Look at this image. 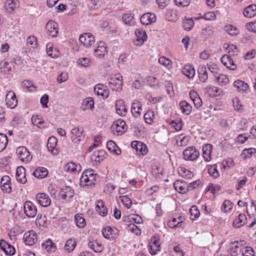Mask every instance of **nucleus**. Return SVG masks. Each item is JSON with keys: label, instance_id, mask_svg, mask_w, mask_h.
Listing matches in <instances>:
<instances>
[{"label": "nucleus", "instance_id": "1", "mask_svg": "<svg viewBox=\"0 0 256 256\" xmlns=\"http://www.w3.org/2000/svg\"><path fill=\"white\" fill-rule=\"evenodd\" d=\"M97 174L94 172L92 170H85L82 174L80 178V184L81 186H91L95 184Z\"/></svg>", "mask_w": 256, "mask_h": 256}, {"label": "nucleus", "instance_id": "2", "mask_svg": "<svg viewBox=\"0 0 256 256\" xmlns=\"http://www.w3.org/2000/svg\"><path fill=\"white\" fill-rule=\"evenodd\" d=\"M109 86L113 90L120 91L122 86V76L120 74L112 76L108 80Z\"/></svg>", "mask_w": 256, "mask_h": 256}, {"label": "nucleus", "instance_id": "3", "mask_svg": "<svg viewBox=\"0 0 256 256\" xmlns=\"http://www.w3.org/2000/svg\"><path fill=\"white\" fill-rule=\"evenodd\" d=\"M16 156L23 163L27 164L32 159L29 150L24 146H19L16 150Z\"/></svg>", "mask_w": 256, "mask_h": 256}, {"label": "nucleus", "instance_id": "4", "mask_svg": "<svg viewBox=\"0 0 256 256\" xmlns=\"http://www.w3.org/2000/svg\"><path fill=\"white\" fill-rule=\"evenodd\" d=\"M126 129V122L120 119L114 121L111 126L112 132L114 135H122Z\"/></svg>", "mask_w": 256, "mask_h": 256}, {"label": "nucleus", "instance_id": "5", "mask_svg": "<svg viewBox=\"0 0 256 256\" xmlns=\"http://www.w3.org/2000/svg\"><path fill=\"white\" fill-rule=\"evenodd\" d=\"M184 158L186 160L194 161L200 156V152L196 147L192 146L186 148L182 152Z\"/></svg>", "mask_w": 256, "mask_h": 256}, {"label": "nucleus", "instance_id": "6", "mask_svg": "<svg viewBox=\"0 0 256 256\" xmlns=\"http://www.w3.org/2000/svg\"><path fill=\"white\" fill-rule=\"evenodd\" d=\"M134 33L135 38L133 40L134 44L137 46H142L148 39L146 32L142 29L138 28L135 30Z\"/></svg>", "mask_w": 256, "mask_h": 256}, {"label": "nucleus", "instance_id": "7", "mask_svg": "<svg viewBox=\"0 0 256 256\" xmlns=\"http://www.w3.org/2000/svg\"><path fill=\"white\" fill-rule=\"evenodd\" d=\"M80 43L86 48H90L95 43L94 36L90 32H86L81 34L79 36Z\"/></svg>", "mask_w": 256, "mask_h": 256}, {"label": "nucleus", "instance_id": "8", "mask_svg": "<svg viewBox=\"0 0 256 256\" xmlns=\"http://www.w3.org/2000/svg\"><path fill=\"white\" fill-rule=\"evenodd\" d=\"M22 239L26 245L32 246L37 242V234L33 230H28L24 234Z\"/></svg>", "mask_w": 256, "mask_h": 256}, {"label": "nucleus", "instance_id": "9", "mask_svg": "<svg viewBox=\"0 0 256 256\" xmlns=\"http://www.w3.org/2000/svg\"><path fill=\"white\" fill-rule=\"evenodd\" d=\"M24 210L25 214L28 218H34L36 214L37 208L36 205L30 201H26L24 205Z\"/></svg>", "mask_w": 256, "mask_h": 256}, {"label": "nucleus", "instance_id": "10", "mask_svg": "<svg viewBox=\"0 0 256 256\" xmlns=\"http://www.w3.org/2000/svg\"><path fill=\"white\" fill-rule=\"evenodd\" d=\"M46 33L48 36L52 38L58 36V26L56 22L52 21H48L46 26Z\"/></svg>", "mask_w": 256, "mask_h": 256}, {"label": "nucleus", "instance_id": "11", "mask_svg": "<svg viewBox=\"0 0 256 256\" xmlns=\"http://www.w3.org/2000/svg\"><path fill=\"white\" fill-rule=\"evenodd\" d=\"M131 146L136 150L137 154L139 155L144 156L148 152L147 146L141 142L133 141L131 143Z\"/></svg>", "mask_w": 256, "mask_h": 256}, {"label": "nucleus", "instance_id": "12", "mask_svg": "<svg viewBox=\"0 0 256 256\" xmlns=\"http://www.w3.org/2000/svg\"><path fill=\"white\" fill-rule=\"evenodd\" d=\"M102 234L107 239H114L118 236L119 231L116 228L106 226L102 229Z\"/></svg>", "mask_w": 256, "mask_h": 256}, {"label": "nucleus", "instance_id": "13", "mask_svg": "<svg viewBox=\"0 0 256 256\" xmlns=\"http://www.w3.org/2000/svg\"><path fill=\"white\" fill-rule=\"evenodd\" d=\"M94 92L96 94L100 96L103 99L106 98L110 94V91L106 86L100 84L95 86Z\"/></svg>", "mask_w": 256, "mask_h": 256}, {"label": "nucleus", "instance_id": "14", "mask_svg": "<svg viewBox=\"0 0 256 256\" xmlns=\"http://www.w3.org/2000/svg\"><path fill=\"white\" fill-rule=\"evenodd\" d=\"M6 102L8 107L15 108L18 105V99L13 91H9L6 96Z\"/></svg>", "mask_w": 256, "mask_h": 256}, {"label": "nucleus", "instance_id": "15", "mask_svg": "<svg viewBox=\"0 0 256 256\" xmlns=\"http://www.w3.org/2000/svg\"><path fill=\"white\" fill-rule=\"evenodd\" d=\"M36 200L38 202L44 207H47L51 204V200L50 196L45 193L40 192L37 194Z\"/></svg>", "mask_w": 256, "mask_h": 256}, {"label": "nucleus", "instance_id": "16", "mask_svg": "<svg viewBox=\"0 0 256 256\" xmlns=\"http://www.w3.org/2000/svg\"><path fill=\"white\" fill-rule=\"evenodd\" d=\"M149 247V251L152 255L156 254L160 250V245L159 239L156 236L151 238Z\"/></svg>", "mask_w": 256, "mask_h": 256}, {"label": "nucleus", "instance_id": "17", "mask_svg": "<svg viewBox=\"0 0 256 256\" xmlns=\"http://www.w3.org/2000/svg\"><path fill=\"white\" fill-rule=\"evenodd\" d=\"M108 52V48L104 42H100L97 44L96 48L94 50V54L96 57H103Z\"/></svg>", "mask_w": 256, "mask_h": 256}, {"label": "nucleus", "instance_id": "18", "mask_svg": "<svg viewBox=\"0 0 256 256\" xmlns=\"http://www.w3.org/2000/svg\"><path fill=\"white\" fill-rule=\"evenodd\" d=\"M173 186L176 190L180 194H184L188 191L187 184L182 180H176Z\"/></svg>", "mask_w": 256, "mask_h": 256}, {"label": "nucleus", "instance_id": "19", "mask_svg": "<svg viewBox=\"0 0 256 256\" xmlns=\"http://www.w3.org/2000/svg\"><path fill=\"white\" fill-rule=\"evenodd\" d=\"M176 144L178 146H187L190 140V136H188L180 134L176 135L174 138Z\"/></svg>", "mask_w": 256, "mask_h": 256}, {"label": "nucleus", "instance_id": "20", "mask_svg": "<svg viewBox=\"0 0 256 256\" xmlns=\"http://www.w3.org/2000/svg\"><path fill=\"white\" fill-rule=\"evenodd\" d=\"M156 20V17L155 14L151 12L144 14L140 18L141 23L144 25L146 26L155 22Z\"/></svg>", "mask_w": 256, "mask_h": 256}, {"label": "nucleus", "instance_id": "21", "mask_svg": "<svg viewBox=\"0 0 256 256\" xmlns=\"http://www.w3.org/2000/svg\"><path fill=\"white\" fill-rule=\"evenodd\" d=\"M0 186L2 190L6 193H10L11 190L10 178L8 176H3L0 180Z\"/></svg>", "mask_w": 256, "mask_h": 256}, {"label": "nucleus", "instance_id": "22", "mask_svg": "<svg viewBox=\"0 0 256 256\" xmlns=\"http://www.w3.org/2000/svg\"><path fill=\"white\" fill-rule=\"evenodd\" d=\"M115 108L116 112L118 115L124 116L126 114L127 109L126 108L124 102L122 100H116Z\"/></svg>", "mask_w": 256, "mask_h": 256}, {"label": "nucleus", "instance_id": "23", "mask_svg": "<svg viewBox=\"0 0 256 256\" xmlns=\"http://www.w3.org/2000/svg\"><path fill=\"white\" fill-rule=\"evenodd\" d=\"M221 61L224 66L231 70H235L236 68V64L230 55L225 54L221 58Z\"/></svg>", "mask_w": 256, "mask_h": 256}, {"label": "nucleus", "instance_id": "24", "mask_svg": "<svg viewBox=\"0 0 256 256\" xmlns=\"http://www.w3.org/2000/svg\"><path fill=\"white\" fill-rule=\"evenodd\" d=\"M247 222L246 216L243 214H240L236 217L232 222V226L234 228H240L244 226Z\"/></svg>", "mask_w": 256, "mask_h": 256}, {"label": "nucleus", "instance_id": "25", "mask_svg": "<svg viewBox=\"0 0 256 256\" xmlns=\"http://www.w3.org/2000/svg\"><path fill=\"white\" fill-rule=\"evenodd\" d=\"M57 139L56 137L49 138L47 142V148L49 152L56 155L58 154V150L56 148Z\"/></svg>", "mask_w": 256, "mask_h": 256}, {"label": "nucleus", "instance_id": "26", "mask_svg": "<svg viewBox=\"0 0 256 256\" xmlns=\"http://www.w3.org/2000/svg\"><path fill=\"white\" fill-rule=\"evenodd\" d=\"M16 178L18 182L25 184L26 182V169L22 166H18L16 170Z\"/></svg>", "mask_w": 256, "mask_h": 256}, {"label": "nucleus", "instance_id": "27", "mask_svg": "<svg viewBox=\"0 0 256 256\" xmlns=\"http://www.w3.org/2000/svg\"><path fill=\"white\" fill-rule=\"evenodd\" d=\"M0 248L6 254L12 256L15 253L14 247L3 240H0Z\"/></svg>", "mask_w": 256, "mask_h": 256}, {"label": "nucleus", "instance_id": "28", "mask_svg": "<svg viewBox=\"0 0 256 256\" xmlns=\"http://www.w3.org/2000/svg\"><path fill=\"white\" fill-rule=\"evenodd\" d=\"M202 156L206 162H210L212 160V146L210 144H206L203 146L202 148Z\"/></svg>", "mask_w": 256, "mask_h": 256}, {"label": "nucleus", "instance_id": "29", "mask_svg": "<svg viewBox=\"0 0 256 256\" xmlns=\"http://www.w3.org/2000/svg\"><path fill=\"white\" fill-rule=\"evenodd\" d=\"M64 169L67 172L77 174L81 170V166L79 164L69 162L64 166Z\"/></svg>", "mask_w": 256, "mask_h": 256}, {"label": "nucleus", "instance_id": "30", "mask_svg": "<svg viewBox=\"0 0 256 256\" xmlns=\"http://www.w3.org/2000/svg\"><path fill=\"white\" fill-rule=\"evenodd\" d=\"M142 104L137 100H134L132 103L131 106V112L132 114L136 118L140 116L142 110Z\"/></svg>", "mask_w": 256, "mask_h": 256}, {"label": "nucleus", "instance_id": "31", "mask_svg": "<svg viewBox=\"0 0 256 256\" xmlns=\"http://www.w3.org/2000/svg\"><path fill=\"white\" fill-rule=\"evenodd\" d=\"M74 190L70 186H66L62 188L59 192V196L62 199L71 198L74 196Z\"/></svg>", "mask_w": 256, "mask_h": 256}, {"label": "nucleus", "instance_id": "32", "mask_svg": "<svg viewBox=\"0 0 256 256\" xmlns=\"http://www.w3.org/2000/svg\"><path fill=\"white\" fill-rule=\"evenodd\" d=\"M106 152L104 150H96L93 152L90 156L92 160L100 162L105 158Z\"/></svg>", "mask_w": 256, "mask_h": 256}, {"label": "nucleus", "instance_id": "33", "mask_svg": "<svg viewBox=\"0 0 256 256\" xmlns=\"http://www.w3.org/2000/svg\"><path fill=\"white\" fill-rule=\"evenodd\" d=\"M83 130L82 128H74L71 130V138L72 141L76 142L80 140L82 137Z\"/></svg>", "mask_w": 256, "mask_h": 256}, {"label": "nucleus", "instance_id": "34", "mask_svg": "<svg viewBox=\"0 0 256 256\" xmlns=\"http://www.w3.org/2000/svg\"><path fill=\"white\" fill-rule=\"evenodd\" d=\"M184 218L182 216H178V217L172 218L168 222V225L170 228H176L181 226L182 224L184 221Z\"/></svg>", "mask_w": 256, "mask_h": 256}, {"label": "nucleus", "instance_id": "35", "mask_svg": "<svg viewBox=\"0 0 256 256\" xmlns=\"http://www.w3.org/2000/svg\"><path fill=\"white\" fill-rule=\"evenodd\" d=\"M122 20L125 24L130 26H134L136 24L134 15L130 12L124 14L122 15Z\"/></svg>", "mask_w": 256, "mask_h": 256}, {"label": "nucleus", "instance_id": "36", "mask_svg": "<svg viewBox=\"0 0 256 256\" xmlns=\"http://www.w3.org/2000/svg\"><path fill=\"white\" fill-rule=\"evenodd\" d=\"M36 224L39 228L43 230L47 226V218L42 214H38L36 220Z\"/></svg>", "mask_w": 256, "mask_h": 256}, {"label": "nucleus", "instance_id": "37", "mask_svg": "<svg viewBox=\"0 0 256 256\" xmlns=\"http://www.w3.org/2000/svg\"><path fill=\"white\" fill-rule=\"evenodd\" d=\"M244 16L252 18L256 16V4H252L246 7L243 12Z\"/></svg>", "mask_w": 256, "mask_h": 256}, {"label": "nucleus", "instance_id": "38", "mask_svg": "<svg viewBox=\"0 0 256 256\" xmlns=\"http://www.w3.org/2000/svg\"><path fill=\"white\" fill-rule=\"evenodd\" d=\"M198 72L200 80L201 82H206L208 78L206 66L204 65L200 66L198 68Z\"/></svg>", "mask_w": 256, "mask_h": 256}, {"label": "nucleus", "instance_id": "39", "mask_svg": "<svg viewBox=\"0 0 256 256\" xmlns=\"http://www.w3.org/2000/svg\"><path fill=\"white\" fill-rule=\"evenodd\" d=\"M190 97L193 102L196 108L200 107L202 105V100L198 94L195 91L190 92Z\"/></svg>", "mask_w": 256, "mask_h": 256}, {"label": "nucleus", "instance_id": "40", "mask_svg": "<svg viewBox=\"0 0 256 256\" xmlns=\"http://www.w3.org/2000/svg\"><path fill=\"white\" fill-rule=\"evenodd\" d=\"M42 248L48 252H54L56 249V245L50 238H48L42 244Z\"/></svg>", "mask_w": 256, "mask_h": 256}, {"label": "nucleus", "instance_id": "41", "mask_svg": "<svg viewBox=\"0 0 256 256\" xmlns=\"http://www.w3.org/2000/svg\"><path fill=\"white\" fill-rule=\"evenodd\" d=\"M96 210L101 216H104L107 214V208L102 200H98L96 206Z\"/></svg>", "mask_w": 256, "mask_h": 256}, {"label": "nucleus", "instance_id": "42", "mask_svg": "<svg viewBox=\"0 0 256 256\" xmlns=\"http://www.w3.org/2000/svg\"><path fill=\"white\" fill-rule=\"evenodd\" d=\"M182 74L188 78H192L195 75V70L190 64H186L182 70Z\"/></svg>", "mask_w": 256, "mask_h": 256}, {"label": "nucleus", "instance_id": "43", "mask_svg": "<svg viewBox=\"0 0 256 256\" xmlns=\"http://www.w3.org/2000/svg\"><path fill=\"white\" fill-rule=\"evenodd\" d=\"M88 246L90 249L96 252H101L104 248V246L102 244L95 240L90 241L88 244Z\"/></svg>", "mask_w": 256, "mask_h": 256}, {"label": "nucleus", "instance_id": "44", "mask_svg": "<svg viewBox=\"0 0 256 256\" xmlns=\"http://www.w3.org/2000/svg\"><path fill=\"white\" fill-rule=\"evenodd\" d=\"M48 174V170L44 167L36 168L33 172V175L34 177L40 179L46 178Z\"/></svg>", "mask_w": 256, "mask_h": 256}, {"label": "nucleus", "instance_id": "45", "mask_svg": "<svg viewBox=\"0 0 256 256\" xmlns=\"http://www.w3.org/2000/svg\"><path fill=\"white\" fill-rule=\"evenodd\" d=\"M26 46L30 49H35L38 46V38L34 36H30L27 38Z\"/></svg>", "mask_w": 256, "mask_h": 256}, {"label": "nucleus", "instance_id": "46", "mask_svg": "<svg viewBox=\"0 0 256 256\" xmlns=\"http://www.w3.org/2000/svg\"><path fill=\"white\" fill-rule=\"evenodd\" d=\"M46 53L48 56L52 58H57L60 52L58 49L52 46V44L48 43L46 46Z\"/></svg>", "mask_w": 256, "mask_h": 256}, {"label": "nucleus", "instance_id": "47", "mask_svg": "<svg viewBox=\"0 0 256 256\" xmlns=\"http://www.w3.org/2000/svg\"><path fill=\"white\" fill-rule=\"evenodd\" d=\"M234 86L239 92H246L248 89V84L240 80H237L234 82Z\"/></svg>", "mask_w": 256, "mask_h": 256}, {"label": "nucleus", "instance_id": "48", "mask_svg": "<svg viewBox=\"0 0 256 256\" xmlns=\"http://www.w3.org/2000/svg\"><path fill=\"white\" fill-rule=\"evenodd\" d=\"M18 0H7L5 2L6 10L8 12H12L18 6Z\"/></svg>", "mask_w": 256, "mask_h": 256}, {"label": "nucleus", "instance_id": "49", "mask_svg": "<svg viewBox=\"0 0 256 256\" xmlns=\"http://www.w3.org/2000/svg\"><path fill=\"white\" fill-rule=\"evenodd\" d=\"M106 148L110 152L113 154L118 155L120 154L121 152L120 150L116 145L114 141H108L106 143Z\"/></svg>", "mask_w": 256, "mask_h": 256}, {"label": "nucleus", "instance_id": "50", "mask_svg": "<svg viewBox=\"0 0 256 256\" xmlns=\"http://www.w3.org/2000/svg\"><path fill=\"white\" fill-rule=\"evenodd\" d=\"M178 172L181 176L188 179L192 178L194 176L192 172L184 167H179L178 168Z\"/></svg>", "mask_w": 256, "mask_h": 256}, {"label": "nucleus", "instance_id": "51", "mask_svg": "<svg viewBox=\"0 0 256 256\" xmlns=\"http://www.w3.org/2000/svg\"><path fill=\"white\" fill-rule=\"evenodd\" d=\"M144 118L146 124H152L155 118V114L154 111L148 110L144 114Z\"/></svg>", "mask_w": 256, "mask_h": 256}, {"label": "nucleus", "instance_id": "52", "mask_svg": "<svg viewBox=\"0 0 256 256\" xmlns=\"http://www.w3.org/2000/svg\"><path fill=\"white\" fill-rule=\"evenodd\" d=\"M180 106L182 113L186 114H189L192 110L191 105L186 101H182L180 102Z\"/></svg>", "mask_w": 256, "mask_h": 256}, {"label": "nucleus", "instance_id": "53", "mask_svg": "<svg viewBox=\"0 0 256 256\" xmlns=\"http://www.w3.org/2000/svg\"><path fill=\"white\" fill-rule=\"evenodd\" d=\"M82 107L83 110H92L94 107V100L91 97H88L84 100Z\"/></svg>", "mask_w": 256, "mask_h": 256}, {"label": "nucleus", "instance_id": "54", "mask_svg": "<svg viewBox=\"0 0 256 256\" xmlns=\"http://www.w3.org/2000/svg\"><path fill=\"white\" fill-rule=\"evenodd\" d=\"M224 48L227 50L228 52L232 56H236L238 53V48L232 44H225L224 45Z\"/></svg>", "mask_w": 256, "mask_h": 256}, {"label": "nucleus", "instance_id": "55", "mask_svg": "<svg viewBox=\"0 0 256 256\" xmlns=\"http://www.w3.org/2000/svg\"><path fill=\"white\" fill-rule=\"evenodd\" d=\"M130 220V222H134L138 224H142L143 222L142 218L138 214H134L124 218V221Z\"/></svg>", "mask_w": 256, "mask_h": 256}, {"label": "nucleus", "instance_id": "56", "mask_svg": "<svg viewBox=\"0 0 256 256\" xmlns=\"http://www.w3.org/2000/svg\"><path fill=\"white\" fill-rule=\"evenodd\" d=\"M76 246V241L74 239L70 238L66 242L64 246V250L68 252H72Z\"/></svg>", "mask_w": 256, "mask_h": 256}, {"label": "nucleus", "instance_id": "57", "mask_svg": "<svg viewBox=\"0 0 256 256\" xmlns=\"http://www.w3.org/2000/svg\"><path fill=\"white\" fill-rule=\"evenodd\" d=\"M126 228L128 230L137 236H139L141 234V230L138 226H136L134 223L130 222V224H127Z\"/></svg>", "mask_w": 256, "mask_h": 256}, {"label": "nucleus", "instance_id": "58", "mask_svg": "<svg viewBox=\"0 0 256 256\" xmlns=\"http://www.w3.org/2000/svg\"><path fill=\"white\" fill-rule=\"evenodd\" d=\"M158 62L168 69H170L172 66V61L164 56H162L159 58Z\"/></svg>", "mask_w": 256, "mask_h": 256}, {"label": "nucleus", "instance_id": "59", "mask_svg": "<svg viewBox=\"0 0 256 256\" xmlns=\"http://www.w3.org/2000/svg\"><path fill=\"white\" fill-rule=\"evenodd\" d=\"M224 30L232 36H236L239 33L238 28L232 24L226 25L224 27Z\"/></svg>", "mask_w": 256, "mask_h": 256}, {"label": "nucleus", "instance_id": "60", "mask_svg": "<svg viewBox=\"0 0 256 256\" xmlns=\"http://www.w3.org/2000/svg\"><path fill=\"white\" fill-rule=\"evenodd\" d=\"M220 189L221 187L219 184H211L208 185V186L206 188V190L207 192H210L214 196L218 194Z\"/></svg>", "mask_w": 256, "mask_h": 256}, {"label": "nucleus", "instance_id": "61", "mask_svg": "<svg viewBox=\"0 0 256 256\" xmlns=\"http://www.w3.org/2000/svg\"><path fill=\"white\" fill-rule=\"evenodd\" d=\"M74 221L76 226L80 228H84L86 224L84 218L79 214L75 215Z\"/></svg>", "mask_w": 256, "mask_h": 256}, {"label": "nucleus", "instance_id": "62", "mask_svg": "<svg viewBox=\"0 0 256 256\" xmlns=\"http://www.w3.org/2000/svg\"><path fill=\"white\" fill-rule=\"evenodd\" d=\"M256 152V149L254 148H249L244 149L241 154V156L244 159L250 158L253 154Z\"/></svg>", "mask_w": 256, "mask_h": 256}, {"label": "nucleus", "instance_id": "63", "mask_svg": "<svg viewBox=\"0 0 256 256\" xmlns=\"http://www.w3.org/2000/svg\"><path fill=\"white\" fill-rule=\"evenodd\" d=\"M232 203L230 200H225L221 207L222 210L224 212H230L232 208Z\"/></svg>", "mask_w": 256, "mask_h": 256}, {"label": "nucleus", "instance_id": "64", "mask_svg": "<svg viewBox=\"0 0 256 256\" xmlns=\"http://www.w3.org/2000/svg\"><path fill=\"white\" fill-rule=\"evenodd\" d=\"M216 82L222 86H226L229 82L228 76L222 74H220L216 78Z\"/></svg>", "mask_w": 256, "mask_h": 256}]
</instances>
